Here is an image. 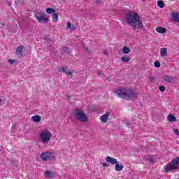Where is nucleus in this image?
Instances as JSON below:
<instances>
[{
  "mask_svg": "<svg viewBox=\"0 0 179 179\" xmlns=\"http://www.w3.org/2000/svg\"><path fill=\"white\" fill-rule=\"evenodd\" d=\"M126 22L129 26H131L134 30H142L143 29V22L138 13L129 10L125 15Z\"/></svg>",
  "mask_w": 179,
  "mask_h": 179,
  "instance_id": "obj_1",
  "label": "nucleus"
},
{
  "mask_svg": "<svg viewBox=\"0 0 179 179\" xmlns=\"http://www.w3.org/2000/svg\"><path fill=\"white\" fill-rule=\"evenodd\" d=\"M115 94L117 97L124 99V100H127V101H131V100H135L138 97V94L135 91L125 87L117 88L115 90Z\"/></svg>",
  "mask_w": 179,
  "mask_h": 179,
  "instance_id": "obj_2",
  "label": "nucleus"
},
{
  "mask_svg": "<svg viewBox=\"0 0 179 179\" xmlns=\"http://www.w3.org/2000/svg\"><path fill=\"white\" fill-rule=\"evenodd\" d=\"M178 164L179 157L172 159L171 162H169L165 166V173H170V171H173V170H177V169H178Z\"/></svg>",
  "mask_w": 179,
  "mask_h": 179,
  "instance_id": "obj_3",
  "label": "nucleus"
},
{
  "mask_svg": "<svg viewBox=\"0 0 179 179\" xmlns=\"http://www.w3.org/2000/svg\"><path fill=\"white\" fill-rule=\"evenodd\" d=\"M52 133L48 129H43L40 133V139L42 143H48L50 142Z\"/></svg>",
  "mask_w": 179,
  "mask_h": 179,
  "instance_id": "obj_4",
  "label": "nucleus"
},
{
  "mask_svg": "<svg viewBox=\"0 0 179 179\" xmlns=\"http://www.w3.org/2000/svg\"><path fill=\"white\" fill-rule=\"evenodd\" d=\"M74 115L78 121H80L81 122H87L89 120L86 114L83 111L79 110V109L75 110Z\"/></svg>",
  "mask_w": 179,
  "mask_h": 179,
  "instance_id": "obj_5",
  "label": "nucleus"
},
{
  "mask_svg": "<svg viewBox=\"0 0 179 179\" xmlns=\"http://www.w3.org/2000/svg\"><path fill=\"white\" fill-rule=\"evenodd\" d=\"M36 16L38 22L43 23H48V22H50V18L48 17V15H47V14L45 13L38 12L36 13Z\"/></svg>",
  "mask_w": 179,
  "mask_h": 179,
  "instance_id": "obj_6",
  "label": "nucleus"
},
{
  "mask_svg": "<svg viewBox=\"0 0 179 179\" xmlns=\"http://www.w3.org/2000/svg\"><path fill=\"white\" fill-rule=\"evenodd\" d=\"M51 156H52V152L46 151L41 154V159L42 162H48V160H51Z\"/></svg>",
  "mask_w": 179,
  "mask_h": 179,
  "instance_id": "obj_7",
  "label": "nucleus"
},
{
  "mask_svg": "<svg viewBox=\"0 0 179 179\" xmlns=\"http://www.w3.org/2000/svg\"><path fill=\"white\" fill-rule=\"evenodd\" d=\"M44 177L45 178L52 179L55 177V173L51 171H46L44 173Z\"/></svg>",
  "mask_w": 179,
  "mask_h": 179,
  "instance_id": "obj_8",
  "label": "nucleus"
},
{
  "mask_svg": "<svg viewBox=\"0 0 179 179\" xmlns=\"http://www.w3.org/2000/svg\"><path fill=\"white\" fill-rule=\"evenodd\" d=\"M106 161L110 164H117V163H118L117 159L108 156L106 157Z\"/></svg>",
  "mask_w": 179,
  "mask_h": 179,
  "instance_id": "obj_9",
  "label": "nucleus"
},
{
  "mask_svg": "<svg viewBox=\"0 0 179 179\" xmlns=\"http://www.w3.org/2000/svg\"><path fill=\"white\" fill-rule=\"evenodd\" d=\"M163 79L166 83H171V82L174 80V78L170 76H164Z\"/></svg>",
  "mask_w": 179,
  "mask_h": 179,
  "instance_id": "obj_10",
  "label": "nucleus"
},
{
  "mask_svg": "<svg viewBox=\"0 0 179 179\" xmlns=\"http://www.w3.org/2000/svg\"><path fill=\"white\" fill-rule=\"evenodd\" d=\"M123 169H124V165L120 164L118 163L115 164V171H122Z\"/></svg>",
  "mask_w": 179,
  "mask_h": 179,
  "instance_id": "obj_11",
  "label": "nucleus"
},
{
  "mask_svg": "<svg viewBox=\"0 0 179 179\" xmlns=\"http://www.w3.org/2000/svg\"><path fill=\"white\" fill-rule=\"evenodd\" d=\"M156 31H157V33H161L162 34H163L166 33V31H167V29L163 28L162 27H158L156 28Z\"/></svg>",
  "mask_w": 179,
  "mask_h": 179,
  "instance_id": "obj_12",
  "label": "nucleus"
},
{
  "mask_svg": "<svg viewBox=\"0 0 179 179\" xmlns=\"http://www.w3.org/2000/svg\"><path fill=\"white\" fill-rule=\"evenodd\" d=\"M24 49L23 45H20L16 49V53L17 55H20L22 56V52L23 51V50Z\"/></svg>",
  "mask_w": 179,
  "mask_h": 179,
  "instance_id": "obj_13",
  "label": "nucleus"
},
{
  "mask_svg": "<svg viewBox=\"0 0 179 179\" xmlns=\"http://www.w3.org/2000/svg\"><path fill=\"white\" fill-rule=\"evenodd\" d=\"M31 120L34 121V122H40L41 121V117L38 115H36L32 116Z\"/></svg>",
  "mask_w": 179,
  "mask_h": 179,
  "instance_id": "obj_14",
  "label": "nucleus"
},
{
  "mask_svg": "<svg viewBox=\"0 0 179 179\" xmlns=\"http://www.w3.org/2000/svg\"><path fill=\"white\" fill-rule=\"evenodd\" d=\"M161 57H167V48H162L160 49Z\"/></svg>",
  "mask_w": 179,
  "mask_h": 179,
  "instance_id": "obj_15",
  "label": "nucleus"
},
{
  "mask_svg": "<svg viewBox=\"0 0 179 179\" xmlns=\"http://www.w3.org/2000/svg\"><path fill=\"white\" fill-rule=\"evenodd\" d=\"M168 121L169 122H176V121H177V119L176 118V116H174L173 115L169 114L168 115Z\"/></svg>",
  "mask_w": 179,
  "mask_h": 179,
  "instance_id": "obj_16",
  "label": "nucleus"
},
{
  "mask_svg": "<svg viewBox=\"0 0 179 179\" xmlns=\"http://www.w3.org/2000/svg\"><path fill=\"white\" fill-rule=\"evenodd\" d=\"M100 120L102 122H103V124H106V122H107V121H108V115L105 114V115L101 116Z\"/></svg>",
  "mask_w": 179,
  "mask_h": 179,
  "instance_id": "obj_17",
  "label": "nucleus"
},
{
  "mask_svg": "<svg viewBox=\"0 0 179 179\" xmlns=\"http://www.w3.org/2000/svg\"><path fill=\"white\" fill-rule=\"evenodd\" d=\"M172 17L175 20V22H179V14L178 13H173Z\"/></svg>",
  "mask_w": 179,
  "mask_h": 179,
  "instance_id": "obj_18",
  "label": "nucleus"
},
{
  "mask_svg": "<svg viewBox=\"0 0 179 179\" xmlns=\"http://www.w3.org/2000/svg\"><path fill=\"white\" fill-rule=\"evenodd\" d=\"M122 52L123 54H129V52H131V49L127 46H124L122 48Z\"/></svg>",
  "mask_w": 179,
  "mask_h": 179,
  "instance_id": "obj_19",
  "label": "nucleus"
},
{
  "mask_svg": "<svg viewBox=\"0 0 179 179\" xmlns=\"http://www.w3.org/2000/svg\"><path fill=\"white\" fill-rule=\"evenodd\" d=\"M46 13H48V15H51L52 13H55V9H54L52 8H48L46 9Z\"/></svg>",
  "mask_w": 179,
  "mask_h": 179,
  "instance_id": "obj_20",
  "label": "nucleus"
},
{
  "mask_svg": "<svg viewBox=\"0 0 179 179\" xmlns=\"http://www.w3.org/2000/svg\"><path fill=\"white\" fill-rule=\"evenodd\" d=\"M52 18L54 23H57V22H58V13H53L52 15Z\"/></svg>",
  "mask_w": 179,
  "mask_h": 179,
  "instance_id": "obj_21",
  "label": "nucleus"
},
{
  "mask_svg": "<svg viewBox=\"0 0 179 179\" xmlns=\"http://www.w3.org/2000/svg\"><path fill=\"white\" fill-rule=\"evenodd\" d=\"M121 61H122V62H129V61H131V58L123 56L121 57Z\"/></svg>",
  "mask_w": 179,
  "mask_h": 179,
  "instance_id": "obj_22",
  "label": "nucleus"
},
{
  "mask_svg": "<svg viewBox=\"0 0 179 179\" xmlns=\"http://www.w3.org/2000/svg\"><path fill=\"white\" fill-rule=\"evenodd\" d=\"M157 6L159 8H164V1L162 0H158L157 1Z\"/></svg>",
  "mask_w": 179,
  "mask_h": 179,
  "instance_id": "obj_23",
  "label": "nucleus"
},
{
  "mask_svg": "<svg viewBox=\"0 0 179 179\" xmlns=\"http://www.w3.org/2000/svg\"><path fill=\"white\" fill-rule=\"evenodd\" d=\"M67 30H69V29H71V30H75V27L72 26V23L67 22Z\"/></svg>",
  "mask_w": 179,
  "mask_h": 179,
  "instance_id": "obj_24",
  "label": "nucleus"
},
{
  "mask_svg": "<svg viewBox=\"0 0 179 179\" xmlns=\"http://www.w3.org/2000/svg\"><path fill=\"white\" fill-rule=\"evenodd\" d=\"M62 50L64 52H67V54H69V48L64 46L62 48Z\"/></svg>",
  "mask_w": 179,
  "mask_h": 179,
  "instance_id": "obj_25",
  "label": "nucleus"
},
{
  "mask_svg": "<svg viewBox=\"0 0 179 179\" xmlns=\"http://www.w3.org/2000/svg\"><path fill=\"white\" fill-rule=\"evenodd\" d=\"M66 67L62 66L59 69V72H66Z\"/></svg>",
  "mask_w": 179,
  "mask_h": 179,
  "instance_id": "obj_26",
  "label": "nucleus"
},
{
  "mask_svg": "<svg viewBox=\"0 0 179 179\" xmlns=\"http://www.w3.org/2000/svg\"><path fill=\"white\" fill-rule=\"evenodd\" d=\"M154 66L155 68H160V63H159V61L155 62Z\"/></svg>",
  "mask_w": 179,
  "mask_h": 179,
  "instance_id": "obj_27",
  "label": "nucleus"
},
{
  "mask_svg": "<svg viewBox=\"0 0 179 179\" xmlns=\"http://www.w3.org/2000/svg\"><path fill=\"white\" fill-rule=\"evenodd\" d=\"M159 90L160 92H166V87L162 85V86H159Z\"/></svg>",
  "mask_w": 179,
  "mask_h": 179,
  "instance_id": "obj_28",
  "label": "nucleus"
},
{
  "mask_svg": "<svg viewBox=\"0 0 179 179\" xmlns=\"http://www.w3.org/2000/svg\"><path fill=\"white\" fill-rule=\"evenodd\" d=\"M173 132H174V134H176V135H178V136H179V131H178V129H173Z\"/></svg>",
  "mask_w": 179,
  "mask_h": 179,
  "instance_id": "obj_29",
  "label": "nucleus"
},
{
  "mask_svg": "<svg viewBox=\"0 0 179 179\" xmlns=\"http://www.w3.org/2000/svg\"><path fill=\"white\" fill-rule=\"evenodd\" d=\"M8 63H9L10 65H13V64L15 63V60L8 59Z\"/></svg>",
  "mask_w": 179,
  "mask_h": 179,
  "instance_id": "obj_30",
  "label": "nucleus"
},
{
  "mask_svg": "<svg viewBox=\"0 0 179 179\" xmlns=\"http://www.w3.org/2000/svg\"><path fill=\"white\" fill-rule=\"evenodd\" d=\"M65 73L67 76L72 75L73 73L71 71H66Z\"/></svg>",
  "mask_w": 179,
  "mask_h": 179,
  "instance_id": "obj_31",
  "label": "nucleus"
},
{
  "mask_svg": "<svg viewBox=\"0 0 179 179\" xmlns=\"http://www.w3.org/2000/svg\"><path fill=\"white\" fill-rule=\"evenodd\" d=\"M154 80H155V77L150 76V82H153Z\"/></svg>",
  "mask_w": 179,
  "mask_h": 179,
  "instance_id": "obj_32",
  "label": "nucleus"
},
{
  "mask_svg": "<svg viewBox=\"0 0 179 179\" xmlns=\"http://www.w3.org/2000/svg\"><path fill=\"white\" fill-rule=\"evenodd\" d=\"M102 166H103V167H108V165L107 163H103Z\"/></svg>",
  "mask_w": 179,
  "mask_h": 179,
  "instance_id": "obj_33",
  "label": "nucleus"
},
{
  "mask_svg": "<svg viewBox=\"0 0 179 179\" xmlns=\"http://www.w3.org/2000/svg\"><path fill=\"white\" fill-rule=\"evenodd\" d=\"M96 2L97 5H100V3H101V0H96Z\"/></svg>",
  "mask_w": 179,
  "mask_h": 179,
  "instance_id": "obj_34",
  "label": "nucleus"
},
{
  "mask_svg": "<svg viewBox=\"0 0 179 179\" xmlns=\"http://www.w3.org/2000/svg\"><path fill=\"white\" fill-rule=\"evenodd\" d=\"M66 98L69 100V99H71V95L69 94H66Z\"/></svg>",
  "mask_w": 179,
  "mask_h": 179,
  "instance_id": "obj_35",
  "label": "nucleus"
},
{
  "mask_svg": "<svg viewBox=\"0 0 179 179\" xmlns=\"http://www.w3.org/2000/svg\"><path fill=\"white\" fill-rule=\"evenodd\" d=\"M1 26L5 27V22H1Z\"/></svg>",
  "mask_w": 179,
  "mask_h": 179,
  "instance_id": "obj_36",
  "label": "nucleus"
},
{
  "mask_svg": "<svg viewBox=\"0 0 179 179\" xmlns=\"http://www.w3.org/2000/svg\"><path fill=\"white\" fill-rule=\"evenodd\" d=\"M2 35L5 37V31H2Z\"/></svg>",
  "mask_w": 179,
  "mask_h": 179,
  "instance_id": "obj_37",
  "label": "nucleus"
},
{
  "mask_svg": "<svg viewBox=\"0 0 179 179\" xmlns=\"http://www.w3.org/2000/svg\"><path fill=\"white\" fill-rule=\"evenodd\" d=\"M98 75H99V76L103 75V72H99V73H98Z\"/></svg>",
  "mask_w": 179,
  "mask_h": 179,
  "instance_id": "obj_38",
  "label": "nucleus"
},
{
  "mask_svg": "<svg viewBox=\"0 0 179 179\" xmlns=\"http://www.w3.org/2000/svg\"><path fill=\"white\" fill-rule=\"evenodd\" d=\"M1 103H2V99H0V105H1Z\"/></svg>",
  "mask_w": 179,
  "mask_h": 179,
  "instance_id": "obj_39",
  "label": "nucleus"
},
{
  "mask_svg": "<svg viewBox=\"0 0 179 179\" xmlns=\"http://www.w3.org/2000/svg\"><path fill=\"white\" fill-rule=\"evenodd\" d=\"M86 51L89 52V49L87 48H86Z\"/></svg>",
  "mask_w": 179,
  "mask_h": 179,
  "instance_id": "obj_40",
  "label": "nucleus"
},
{
  "mask_svg": "<svg viewBox=\"0 0 179 179\" xmlns=\"http://www.w3.org/2000/svg\"><path fill=\"white\" fill-rule=\"evenodd\" d=\"M143 1H146V0H143Z\"/></svg>",
  "mask_w": 179,
  "mask_h": 179,
  "instance_id": "obj_41",
  "label": "nucleus"
}]
</instances>
